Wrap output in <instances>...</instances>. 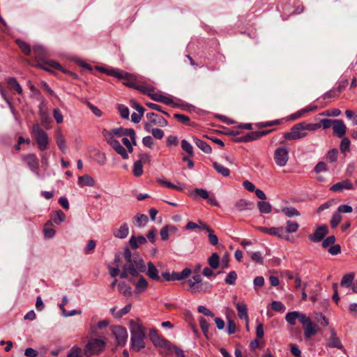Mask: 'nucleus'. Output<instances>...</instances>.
Instances as JSON below:
<instances>
[{
	"label": "nucleus",
	"mask_w": 357,
	"mask_h": 357,
	"mask_svg": "<svg viewBox=\"0 0 357 357\" xmlns=\"http://www.w3.org/2000/svg\"><path fill=\"white\" fill-rule=\"evenodd\" d=\"M257 230L271 235L275 236L280 238L287 239V238L284 236V230L282 227H258Z\"/></svg>",
	"instance_id": "14"
},
{
	"label": "nucleus",
	"mask_w": 357,
	"mask_h": 357,
	"mask_svg": "<svg viewBox=\"0 0 357 357\" xmlns=\"http://www.w3.org/2000/svg\"><path fill=\"white\" fill-rule=\"evenodd\" d=\"M28 86H29V89L32 92V94H31L32 97H34L35 98H36L38 100H43V98L41 95L40 91L36 86H34L33 84H31L30 81L28 82Z\"/></svg>",
	"instance_id": "43"
},
{
	"label": "nucleus",
	"mask_w": 357,
	"mask_h": 357,
	"mask_svg": "<svg viewBox=\"0 0 357 357\" xmlns=\"http://www.w3.org/2000/svg\"><path fill=\"white\" fill-rule=\"evenodd\" d=\"M209 266L212 269H217L220 266V257L217 252H213L208 259Z\"/></svg>",
	"instance_id": "31"
},
{
	"label": "nucleus",
	"mask_w": 357,
	"mask_h": 357,
	"mask_svg": "<svg viewBox=\"0 0 357 357\" xmlns=\"http://www.w3.org/2000/svg\"><path fill=\"white\" fill-rule=\"evenodd\" d=\"M208 238L209 243L211 245H216L218 243V236L214 234V231L212 229H211L208 231Z\"/></svg>",
	"instance_id": "58"
},
{
	"label": "nucleus",
	"mask_w": 357,
	"mask_h": 357,
	"mask_svg": "<svg viewBox=\"0 0 357 357\" xmlns=\"http://www.w3.org/2000/svg\"><path fill=\"white\" fill-rule=\"evenodd\" d=\"M118 288L119 292L122 293L124 296H128L131 294V288L127 286L124 282L119 283Z\"/></svg>",
	"instance_id": "50"
},
{
	"label": "nucleus",
	"mask_w": 357,
	"mask_h": 357,
	"mask_svg": "<svg viewBox=\"0 0 357 357\" xmlns=\"http://www.w3.org/2000/svg\"><path fill=\"white\" fill-rule=\"evenodd\" d=\"M15 42L16 44L18 45L19 48L25 55L29 56L31 54V48L28 43L20 39H17Z\"/></svg>",
	"instance_id": "33"
},
{
	"label": "nucleus",
	"mask_w": 357,
	"mask_h": 357,
	"mask_svg": "<svg viewBox=\"0 0 357 357\" xmlns=\"http://www.w3.org/2000/svg\"><path fill=\"white\" fill-rule=\"evenodd\" d=\"M129 233V228L126 223H123L119 229L113 231V235L119 238H126Z\"/></svg>",
	"instance_id": "21"
},
{
	"label": "nucleus",
	"mask_w": 357,
	"mask_h": 357,
	"mask_svg": "<svg viewBox=\"0 0 357 357\" xmlns=\"http://www.w3.org/2000/svg\"><path fill=\"white\" fill-rule=\"evenodd\" d=\"M258 208L261 213H269L271 212V205L266 202L261 201L259 202L258 204Z\"/></svg>",
	"instance_id": "40"
},
{
	"label": "nucleus",
	"mask_w": 357,
	"mask_h": 357,
	"mask_svg": "<svg viewBox=\"0 0 357 357\" xmlns=\"http://www.w3.org/2000/svg\"><path fill=\"white\" fill-rule=\"evenodd\" d=\"M131 333V348L139 351L145 347V333L143 326L139 324H132Z\"/></svg>",
	"instance_id": "4"
},
{
	"label": "nucleus",
	"mask_w": 357,
	"mask_h": 357,
	"mask_svg": "<svg viewBox=\"0 0 357 357\" xmlns=\"http://www.w3.org/2000/svg\"><path fill=\"white\" fill-rule=\"evenodd\" d=\"M281 121L279 119L274 120V121H266V122H259L257 123V126L259 128H264L269 126H276L280 124Z\"/></svg>",
	"instance_id": "51"
},
{
	"label": "nucleus",
	"mask_w": 357,
	"mask_h": 357,
	"mask_svg": "<svg viewBox=\"0 0 357 357\" xmlns=\"http://www.w3.org/2000/svg\"><path fill=\"white\" fill-rule=\"evenodd\" d=\"M182 149L185 151L190 157L194 156L192 146L186 140L183 139L181 142Z\"/></svg>",
	"instance_id": "39"
},
{
	"label": "nucleus",
	"mask_w": 357,
	"mask_h": 357,
	"mask_svg": "<svg viewBox=\"0 0 357 357\" xmlns=\"http://www.w3.org/2000/svg\"><path fill=\"white\" fill-rule=\"evenodd\" d=\"M304 335L306 338H310L317 333V325L312 321H309L304 327Z\"/></svg>",
	"instance_id": "24"
},
{
	"label": "nucleus",
	"mask_w": 357,
	"mask_h": 357,
	"mask_svg": "<svg viewBox=\"0 0 357 357\" xmlns=\"http://www.w3.org/2000/svg\"><path fill=\"white\" fill-rule=\"evenodd\" d=\"M298 318V312L294 311L288 312L285 316L286 321L291 325L296 324V320Z\"/></svg>",
	"instance_id": "42"
},
{
	"label": "nucleus",
	"mask_w": 357,
	"mask_h": 357,
	"mask_svg": "<svg viewBox=\"0 0 357 357\" xmlns=\"http://www.w3.org/2000/svg\"><path fill=\"white\" fill-rule=\"evenodd\" d=\"M305 132L307 131H315L321 128V124L318 123H307L306 122L300 123Z\"/></svg>",
	"instance_id": "45"
},
{
	"label": "nucleus",
	"mask_w": 357,
	"mask_h": 357,
	"mask_svg": "<svg viewBox=\"0 0 357 357\" xmlns=\"http://www.w3.org/2000/svg\"><path fill=\"white\" fill-rule=\"evenodd\" d=\"M67 357H82V350L77 346H74L68 354Z\"/></svg>",
	"instance_id": "49"
},
{
	"label": "nucleus",
	"mask_w": 357,
	"mask_h": 357,
	"mask_svg": "<svg viewBox=\"0 0 357 357\" xmlns=\"http://www.w3.org/2000/svg\"><path fill=\"white\" fill-rule=\"evenodd\" d=\"M188 284L189 285V290L192 293L196 294V293L202 292V289H199V284H197V283H194L192 280L189 279L188 280Z\"/></svg>",
	"instance_id": "61"
},
{
	"label": "nucleus",
	"mask_w": 357,
	"mask_h": 357,
	"mask_svg": "<svg viewBox=\"0 0 357 357\" xmlns=\"http://www.w3.org/2000/svg\"><path fill=\"white\" fill-rule=\"evenodd\" d=\"M143 164L139 161H135L133 164L132 173L134 176L139 177L143 174Z\"/></svg>",
	"instance_id": "41"
},
{
	"label": "nucleus",
	"mask_w": 357,
	"mask_h": 357,
	"mask_svg": "<svg viewBox=\"0 0 357 357\" xmlns=\"http://www.w3.org/2000/svg\"><path fill=\"white\" fill-rule=\"evenodd\" d=\"M112 333L115 336L119 345L124 346L126 344L128 339V332L124 327L120 326L113 327Z\"/></svg>",
	"instance_id": "11"
},
{
	"label": "nucleus",
	"mask_w": 357,
	"mask_h": 357,
	"mask_svg": "<svg viewBox=\"0 0 357 357\" xmlns=\"http://www.w3.org/2000/svg\"><path fill=\"white\" fill-rule=\"evenodd\" d=\"M289 149L280 146L275 149L273 155L274 161L279 167H284L289 160Z\"/></svg>",
	"instance_id": "9"
},
{
	"label": "nucleus",
	"mask_w": 357,
	"mask_h": 357,
	"mask_svg": "<svg viewBox=\"0 0 357 357\" xmlns=\"http://www.w3.org/2000/svg\"><path fill=\"white\" fill-rule=\"evenodd\" d=\"M56 142L60 151L64 153L66 150V139L61 130L56 132Z\"/></svg>",
	"instance_id": "27"
},
{
	"label": "nucleus",
	"mask_w": 357,
	"mask_h": 357,
	"mask_svg": "<svg viewBox=\"0 0 357 357\" xmlns=\"http://www.w3.org/2000/svg\"><path fill=\"white\" fill-rule=\"evenodd\" d=\"M149 337L153 344L156 347L166 348L168 345V341L161 337L158 331L155 328L151 329L149 333Z\"/></svg>",
	"instance_id": "13"
},
{
	"label": "nucleus",
	"mask_w": 357,
	"mask_h": 357,
	"mask_svg": "<svg viewBox=\"0 0 357 357\" xmlns=\"http://www.w3.org/2000/svg\"><path fill=\"white\" fill-rule=\"evenodd\" d=\"M307 136V132L303 129L302 125L298 123L291 127L288 132L284 134V138L286 140H298Z\"/></svg>",
	"instance_id": "7"
},
{
	"label": "nucleus",
	"mask_w": 357,
	"mask_h": 357,
	"mask_svg": "<svg viewBox=\"0 0 357 357\" xmlns=\"http://www.w3.org/2000/svg\"><path fill=\"white\" fill-rule=\"evenodd\" d=\"M148 287V282L144 278L140 277L135 285V291L137 294L144 292Z\"/></svg>",
	"instance_id": "34"
},
{
	"label": "nucleus",
	"mask_w": 357,
	"mask_h": 357,
	"mask_svg": "<svg viewBox=\"0 0 357 357\" xmlns=\"http://www.w3.org/2000/svg\"><path fill=\"white\" fill-rule=\"evenodd\" d=\"M353 183L348 179L343 180L333 185L330 190L333 192H342L344 190H354Z\"/></svg>",
	"instance_id": "17"
},
{
	"label": "nucleus",
	"mask_w": 357,
	"mask_h": 357,
	"mask_svg": "<svg viewBox=\"0 0 357 357\" xmlns=\"http://www.w3.org/2000/svg\"><path fill=\"white\" fill-rule=\"evenodd\" d=\"M78 183L82 186L92 187L95 185V181L91 176L85 174L78 178Z\"/></svg>",
	"instance_id": "28"
},
{
	"label": "nucleus",
	"mask_w": 357,
	"mask_h": 357,
	"mask_svg": "<svg viewBox=\"0 0 357 357\" xmlns=\"http://www.w3.org/2000/svg\"><path fill=\"white\" fill-rule=\"evenodd\" d=\"M118 109H119L121 116L123 119H128L129 115H130V112H129L128 108L126 106H125L124 105H119L118 106Z\"/></svg>",
	"instance_id": "55"
},
{
	"label": "nucleus",
	"mask_w": 357,
	"mask_h": 357,
	"mask_svg": "<svg viewBox=\"0 0 357 357\" xmlns=\"http://www.w3.org/2000/svg\"><path fill=\"white\" fill-rule=\"evenodd\" d=\"M328 226L326 225H322L318 227L313 234H310L308 236V238L312 242L318 243L324 239V238L328 234Z\"/></svg>",
	"instance_id": "12"
},
{
	"label": "nucleus",
	"mask_w": 357,
	"mask_h": 357,
	"mask_svg": "<svg viewBox=\"0 0 357 357\" xmlns=\"http://www.w3.org/2000/svg\"><path fill=\"white\" fill-rule=\"evenodd\" d=\"M333 130L336 137L342 138L346 134L347 126L342 120L335 119L333 120Z\"/></svg>",
	"instance_id": "16"
},
{
	"label": "nucleus",
	"mask_w": 357,
	"mask_h": 357,
	"mask_svg": "<svg viewBox=\"0 0 357 357\" xmlns=\"http://www.w3.org/2000/svg\"><path fill=\"white\" fill-rule=\"evenodd\" d=\"M281 211L289 218L299 216L300 212L294 207H284L281 209Z\"/></svg>",
	"instance_id": "36"
},
{
	"label": "nucleus",
	"mask_w": 357,
	"mask_h": 357,
	"mask_svg": "<svg viewBox=\"0 0 357 357\" xmlns=\"http://www.w3.org/2000/svg\"><path fill=\"white\" fill-rule=\"evenodd\" d=\"M188 284L189 285V290L192 293L196 294V293L202 292V289H199V284H197V283H194L192 280L189 279L188 280Z\"/></svg>",
	"instance_id": "60"
},
{
	"label": "nucleus",
	"mask_w": 357,
	"mask_h": 357,
	"mask_svg": "<svg viewBox=\"0 0 357 357\" xmlns=\"http://www.w3.org/2000/svg\"><path fill=\"white\" fill-rule=\"evenodd\" d=\"M194 143L205 153H211L212 152V148L206 142L199 139L197 137H192Z\"/></svg>",
	"instance_id": "20"
},
{
	"label": "nucleus",
	"mask_w": 357,
	"mask_h": 357,
	"mask_svg": "<svg viewBox=\"0 0 357 357\" xmlns=\"http://www.w3.org/2000/svg\"><path fill=\"white\" fill-rule=\"evenodd\" d=\"M273 130H259V131H255L251 132L245 135V141L246 142H249L251 141L257 140L259 139L261 137H264L271 132H272Z\"/></svg>",
	"instance_id": "18"
},
{
	"label": "nucleus",
	"mask_w": 357,
	"mask_h": 357,
	"mask_svg": "<svg viewBox=\"0 0 357 357\" xmlns=\"http://www.w3.org/2000/svg\"><path fill=\"white\" fill-rule=\"evenodd\" d=\"M331 337L326 342V347L329 348H337L338 349H343V345L337 336L335 330L333 328H330Z\"/></svg>",
	"instance_id": "15"
},
{
	"label": "nucleus",
	"mask_w": 357,
	"mask_h": 357,
	"mask_svg": "<svg viewBox=\"0 0 357 357\" xmlns=\"http://www.w3.org/2000/svg\"><path fill=\"white\" fill-rule=\"evenodd\" d=\"M298 227H299V225L297 222L292 221V220H288L287 222V227H286V229L284 230V234L285 233H294L298 230Z\"/></svg>",
	"instance_id": "38"
},
{
	"label": "nucleus",
	"mask_w": 357,
	"mask_h": 357,
	"mask_svg": "<svg viewBox=\"0 0 357 357\" xmlns=\"http://www.w3.org/2000/svg\"><path fill=\"white\" fill-rule=\"evenodd\" d=\"M174 118L185 125H190V118L183 114H174Z\"/></svg>",
	"instance_id": "53"
},
{
	"label": "nucleus",
	"mask_w": 357,
	"mask_h": 357,
	"mask_svg": "<svg viewBox=\"0 0 357 357\" xmlns=\"http://www.w3.org/2000/svg\"><path fill=\"white\" fill-rule=\"evenodd\" d=\"M340 94V91L338 89H336L335 88H333L331 90L326 92L323 95V98L324 99H328V98H336Z\"/></svg>",
	"instance_id": "56"
},
{
	"label": "nucleus",
	"mask_w": 357,
	"mask_h": 357,
	"mask_svg": "<svg viewBox=\"0 0 357 357\" xmlns=\"http://www.w3.org/2000/svg\"><path fill=\"white\" fill-rule=\"evenodd\" d=\"M134 89L144 94H146L147 96H149L150 92H153L155 91V89L153 86L140 84L139 80L137 81Z\"/></svg>",
	"instance_id": "29"
},
{
	"label": "nucleus",
	"mask_w": 357,
	"mask_h": 357,
	"mask_svg": "<svg viewBox=\"0 0 357 357\" xmlns=\"http://www.w3.org/2000/svg\"><path fill=\"white\" fill-rule=\"evenodd\" d=\"M354 273H349L348 274L344 275L342 277V279L340 282V285L342 287H349L351 285L352 282L354 279Z\"/></svg>",
	"instance_id": "35"
},
{
	"label": "nucleus",
	"mask_w": 357,
	"mask_h": 357,
	"mask_svg": "<svg viewBox=\"0 0 357 357\" xmlns=\"http://www.w3.org/2000/svg\"><path fill=\"white\" fill-rule=\"evenodd\" d=\"M146 275L152 280L160 281L159 272L152 262L148 263V271Z\"/></svg>",
	"instance_id": "25"
},
{
	"label": "nucleus",
	"mask_w": 357,
	"mask_h": 357,
	"mask_svg": "<svg viewBox=\"0 0 357 357\" xmlns=\"http://www.w3.org/2000/svg\"><path fill=\"white\" fill-rule=\"evenodd\" d=\"M105 347V342L100 339H91L86 344L84 351L86 356H91L93 355L98 354L104 350Z\"/></svg>",
	"instance_id": "6"
},
{
	"label": "nucleus",
	"mask_w": 357,
	"mask_h": 357,
	"mask_svg": "<svg viewBox=\"0 0 357 357\" xmlns=\"http://www.w3.org/2000/svg\"><path fill=\"white\" fill-rule=\"evenodd\" d=\"M146 243V239L143 236H139L137 237L132 236L129 240L130 245L134 250L138 248L140 245H143Z\"/></svg>",
	"instance_id": "23"
},
{
	"label": "nucleus",
	"mask_w": 357,
	"mask_h": 357,
	"mask_svg": "<svg viewBox=\"0 0 357 357\" xmlns=\"http://www.w3.org/2000/svg\"><path fill=\"white\" fill-rule=\"evenodd\" d=\"M22 160L26 164L29 169L35 174L38 175L39 161L34 153H29L22 156Z\"/></svg>",
	"instance_id": "10"
},
{
	"label": "nucleus",
	"mask_w": 357,
	"mask_h": 357,
	"mask_svg": "<svg viewBox=\"0 0 357 357\" xmlns=\"http://www.w3.org/2000/svg\"><path fill=\"white\" fill-rule=\"evenodd\" d=\"M341 114V111L339 109H331L326 110L325 112L320 114L321 116H338Z\"/></svg>",
	"instance_id": "59"
},
{
	"label": "nucleus",
	"mask_w": 357,
	"mask_h": 357,
	"mask_svg": "<svg viewBox=\"0 0 357 357\" xmlns=\"http://www.w3.org/2000/svg\"><path fill=\"white\" fill-rule=\"evenodd\" d=\"M31 132L34 136L40 151H43L48 149L50 138L46 132H45L38 123H34L31 128Z\"/></svg>",
	"instance_id": "5"
},
{
	"label": "nucleus",
	"mask_w": 357,
	"mask_h": 357,
	"mask_svg": "<svg viewBox=\"0 0 357 357\" xmlns=\"http://www.w3.org/2000/svg\"><path fill=\"white\" fill-rule=\"evenodd\" d=\"M235 306L238 312V316L240 319H245L248 321V308L246 305L244 303H236Z\"/></svg>",
	"instance_id": "22"
},
{
	"label": "nucleus",
	"mask_w": 357,
	"mask_h": 357,
	"mask_svg": "<svg viewBox=\"0 0 357 357\" xmlns=\"http://www.w3.org/2000/svg\"><path fill=\"white\" fill-rule=\"evenodd\" d=\"M237 279V273L235 271H230L226 278L225 279V282L230 285H234L236 284V280Z\"/></svg>",
	"instance_id": "47"
},
{
	"label": "nucleus",
	"mask_w": 357,
	"mask_h": 357,
	"mask_svg": "<svg viewBox=\"0 0 357 357\" xmlns=\"http://www.w3.org/2000/svg\"><path fill=\"white\" fill-rule=\"evenodd\" d=\"M134 220L136 221V225L139 227H142L148 222V217L145 214H137L134 217Z\"/></svg>",
	"instance_id": "37"
},
{
	"label": "nucleus",
	"mask_w": 357,
	"mask_h": 357,
	"mask_svg": "<svg viewBox=\"0 0 357 357\" xmlns=\"http://www.w3.org/2000/svg\"><path fill=\"white\" fill-rule=\"evenodd\" d=\"M213 167L215 169V170L220 174H221L223 176H229L230 174V170L224 167L222 165L218 163V162H213Z\"/></svg>",
	"instance_id": "30"
},
{
	"label": "nucleus",
	"mask_w": 357,
	"mask_h": 357,
	"mask_svg": "<svg viewBox=\"0 0 357 357\" xmlns=\"http://www.w3.org/2000/svg\"><path fill=\"white\" fill-rule=\"evenodd\" d=\"M123 255L126 263L120 273L121 278H127L128 275L137 276L139 273L146 271L144 261L138 254H132L130 249L127 248L124 250Z\"/></svg>",
	"instance_id": "1"
},
{
	"label": "nucleus",
	"mask_w": 357,
	"mask_h": 357,
	"mask_svg": "<svg viewBox=\"0 0 357 357\" xmlns=\"http://www.w3.org/2000/svg\"><path fill=\"white\" fill-rule=\"evenodd\" d=\"M158 182L161 185H162L167 188H169L176 189L178 191H183L184 190V186L182 185H176L169 181H165V180H158Z\"/></svg>",
	"instance_id": "44"
},
{
	"label": "nucleus",
	"mask_w": 357,
	"mask_h": 357,
	"mask_svg": "<svg viewBox=\"0 0 357 357\" xmlns=\"http://www.w3.org/2000/svg\"><path fill=\"white\" fill-rule=\"evenodd\" d=\"M99 70L107 75L114 77L118 79L121 80L123 84L128 87L134 89L138 81V79L135 75L123 70L105 68H99Z\"/></svg>",
	"instance_id": "3"
},
{
	"label": "nucleus",
	"mask_w": 357,
	"mask_h": 357,
	"mask_svg": "<svg viewBox=\"0 0 357 357\" xmlns=\"http://www.w3.org/2000/svg\"><path fill=\"white\" fill-rule=\"evenodd\" d=\"M350 140L347 137H342L340 145V149L342 153H344L347 151H349L350 147Z\"/></svg>",
	"instance_id": "48"
},
{
	"label": "nucleus",
	"mask_w": 357,
	"mask_h": 357,
	"mask_svg": "<svg viewBox=\"0 0 357 357\" xmlns=\"http://www.w3.org/2000/svg\"><path fill=\"white\" fill-rule=\"evenodd\" d=\"M110 146L123 159H128L129 155L128 151L125 149V148L120 144V142L118 140H113V142H111Z\"/></svg>",
	"instance_id": "19"
},
{
	"label": "nucleus",
	"mask_w": 357,
	"mask_h": 357,
	"mask_svg": "<svg viewBox=\"0 0 357 357\" xmlns=\"http://www.w3.org/2000/svg\"><path fill=\"white\" fill-rule=\"evenodd\" d=\"M252 206H253L252 203L248 202L245 199H241L236 202L234 208L237 211H243L246 209H250Z\"/></svg>",
	"instance_id": "26"
},
{
	"label": "nucleus",
	"mask_w": 357,
	"mask_h": 357,
	"mask_svg": "<svg viewBox=\"0 0 357 357\" xmlns=\"http://www.w3.org/2000/svg\"><path fill=\"white\" fill-rule=\"evenodd\" d=\"M199 326L202 328V331L203 333L204 334L205 337L206 338H208V328H209V324L208 322L204 318L201 317L199 319Z\"/></svg>",
	"instance_id": "46"
},
{
	"label": "nucleus",
	"mask_w": 357,
	"mask_h": 357,
	"mask_svg": "<svg viewBox=\"0 0 357 357\" xmlns=\"http://www.w3.org/2000/svg\"><path fill=\"white\" fill-rule=\"evenodd\" d=\"M342 215L337 211L335 212L331 220V225L332 228H335L341 222Z\"/></svg>",
	"instance_id": "52"
},
{
	"label": "nucleus",
	"mask_w": 357,
	"mask_h": 357,
	"mask_svg": "<svg viewBox=\"0 0 357 357\" xmlns=\"http://www.w3.org/2000/svg\"><path fill=\"white\" fill-rule=\"evenodd\" d=\"M250 257L252 260L256 263L262 264L264 262V259L260 252H255L251 253Z\"/></svg>",
	"instance_id": "63"
},
{
	"label": "nucleus",
	"mask_w": 357,
	"mask_h": 357,
	"mask_svg": "<svg viewBox=\"0 0 357 357\" xmlns=\"http://www.w3.org/2000/svg\"><path fill=\"white\" fill-rule=\"evenodd\" d=\"M39 115L40 116V119L42 120L43 124H45L47 123H50L51 121L50 117L45 110L40 109L39 110Z\"/></svg>",
	"instance_id": "64"
},
{
	"label": "nucleus",
	"mask_w": 357,
	"mask_h": 357,
	"mask_svg": "<svg viewBox=\"0 0 357 357\" xmlns=\"http://www.w3.org/2000/svg\"><path fill=\"white\" fill-rule=\"evenodd\" d=\"M66 215L65 213L59 210L56 211V217L53 218V221L56 225H60L61 222H63L65 220Z\"/></svg>",
	"instance_id": "57"
},
{
	"label": "nucleus",
	"mask_w": 357,
	"mask_h": 357,
	"mask_svg": "<svg viewBox=\"0 0 357 357\" xmlns=\"http://www.w3.org/2000/svg\"><path fill=\"white\" fill-rule=\"evenodd\" d=\"M338 151L337 149H332L327 153L326 158L331 162H335L337 159Z\"/></svg>",
	"instance_id": "54"
},
{
	"label": "nucleus",
	"mask_w": 357,
	"mask_h": 357,
	"mask_svg": "<svg viewBox=\"0 0 357 357\" xmlns=\"http://www.w3.org/2000/svg\"><path fill=\"white\" fill-rule=\"evenodd\" d=\"M102 135L109 145H111V142H113V140H116L114 137V135L112 132V130H111V131H108V130L104 129L102 131Z\"/></svg>",
	"instance_id": "62"
},
{
	"label": "nucleus",
	"mask_w": 357,
	"mask_h": 357,
	"mask_svg": "<svg viewBox=\"0 0 357 357\" xmlns=\"http://www.w3.org/2000/svg\"><path fill=\"white\" fill-rule=\"evenodd\" d=\"M8 85L10 89L16 91L18 94H22L23 92L22 88L17 79L14 77H10L8 79Z\"/></svg>",
	"instance_id": "32"
},
{
	"label": "nucleus",
	"mask_w": 357,
	"mask_h": 357,
	"mask_svg": "<svg viewBox=\"0 0 357 357\" xmlns=\"http://www.w3.org/2000/svg\"><path fill=\"white\" fill-rule=\"evenodd\" d=\"M33 52L36 61L38 62V66L47 71H50L51 68L56 69L62 72L64 71L63 67L56 61L50 60V54L47 49L40 45H35L33 48Z\"/></svg>",
	"instance_id": "2"
},
{
	"label": "nucleus",
	"mask_w": 357,
	"mask_h": 357,
	"mask_svg": "<svg viewBox=\"0 0 357 357\" xmlns=\"http://www.w3.org/2000/svg\"><path fill=\"white\" fill-rule=\"evenodd\" d=\"M146 116L149 121L144 124V130L147 132L151 131V128L153 125L165 127L168 124L166 119L155 113H147Z\"/></svg>",
	"instance_id": "8"
}]
</instances>
